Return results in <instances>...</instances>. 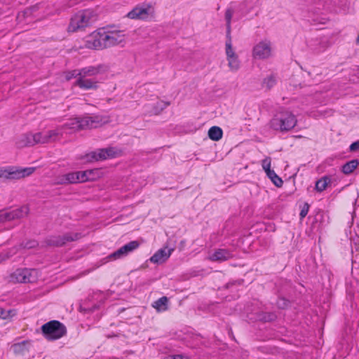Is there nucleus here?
I'll return each instance as SVG.
<instances>
[{
	"mask_svg": "<svg viewBox=\"0 0 359 359\" xmlns=\"http://www.w3.org/2000/svg\"><path fill=\"white\" fill-rule=\"evenodd\" d=\"M62 135L60 130H50L36 133H25L20 135L15 141L19 148L31 147L36 144H46L56 141Z\"/></svg>",
	"mask_w": 359,
	"mask_h": 359,
	"instance_id": "f257e3e1",
	"label": "nucleus"
},
{
	"mask_svg": "<svg viewBox=\"0 0 359 359\" xmlns=\"http://www.w3.org/2000/svg\"><path fill=\"white\" fill-rule=\"evenodd\" d=\"M109 121L107 116H102L98 114L93 116H81L69 119L65 126L72 130H79L97 128Z\"/></svg>",
	"mask_w": 359,
	"mask_h": 359,
	"instance_id": "f03ea898",
	"label": "nucleus"
},
{
	"mask_svg": "<svg viewBox=\"0 0 359 359\" xmlns=\"http://www.w3.org/2000/svg\"><path fill=\"white\" fill-rule=\"evenodd\" d=\"M293 114H276L269 122V127L273 130L285 133L292 130L297 124Z\"/></svg>",
	"mask_w": 359,
	"mask_h": 359,
	"instance_id": "7ed1b4c3",
	"label": "nucleus"
},
{
	"mask_svg": "<svg viewBox=\"0 0 359 359\" xmlns=\"http://www.w3.org/2000/svg\"><path fill=\"white\" fill-rule=\"evenodd\" d=\"M41 331L44 337L49 341L57 340L67 333L66 327L57 320H51L42 325Z\"/></svg>",
	"mask_w": 359,
	"mask_h": 359,
	"instance_id": "20e7f679",
	"label": "nucleus"
},
{
	"mask_svg": "<svg viewBox=\"0 0 359 359\" xmlns=\"http://www.w3.org/2000/svg\"><path fill=\"white\" fill-rule=\"evenodd\" d=\"M93 173L94 170H93L69 172L58 177L55 183L57 184H66L93 180Z\"/></svg>",
	"mask_w": 359,
	"mask_h": 359,
	"instance_id": "39448f33",
	"label": "nucleus"
},
{
	"mask_svg": "<svg viewBox=\"0 0 359 359\" xmlns=\"http://www.w3.org/2000/svg\"><path fill=\"white\" fill-rule=\"evenodd\" d=\"M36 168L34 167L20 168L15 166H6L0 168V179L20 180L32 175Z\"/></svg>",
	"mask_w": 359,
	"mask_h": 359,
	"instance_id": "423d86ee",
	"label": "nucleus"
},
{
	"mask_svg": "<svg viewBox=\"0 0 359 359\" xmlns=\"http://www.w3.org/2000/svg\"><path fill=\"white\" fill-rule=\"evenodd\" d=\"M93 17V13L90 10L78 12L71 18L68 31L74 32L88 27L91 22Z\"/></svg>",
	"mask_w": 359,
	"mask_h": 359,
	"instance_id": "0eeeda50",
	"label": "nucleus"
},
{
	"mask_svg": "<svg viewBox=\"0 0 359 359\" xmlns=\"http://www.w3.org/2000/svg\"><path fill=\"white\" fill-rule=\"evenodd\" d=\"M273 55V46L270 40L262 39L255 44L252 51V56L255 60H264L270 58Z\"/></svg>",
	"mask_w": 359,
	"mask_h": 359,
	"instance_id": "6e6552de",
	"label": "nucleus"
},
{
	"mask_svg": "<svg viewBox=\"0 0 359 359\" xmlns=\"http://www.w3.org/2000/svg\"><path fill=\"white\" fill-rule=\"evenodd\" d=\"M120 153L121 151L116 147H110L90 151L86 154V157L88 161H97L115 158L118 156Z\"/></svg>",
	"mask_w": 359,
	"mask_h": 359,
	"instance_id": "1a4fd4ad",
	"label": "nucleus"
},
{
	"mask_svg": "<svg viewBox=\"0 0 359 359\" xmlns=\"http://www.w3.org/2000/svg\"><path fill=\"white\" fill-rule=\"evenodd\" d=\"M102 29L104 48L112 47L123 43L126 40V34L121 30Z\"/></svg>",
	"mask_w": 359,
	"mask_h": 359,
	"instance_id": "9d476101",
	"label": "nucleus"
},
{
	"mask_svg": "<svg viewBox=\"0 0 359 359\" xmlns=\"http://www.w3.org/2000/svg\"><path fill=\"white\" fill-rule=\"evenodd\" d=\"M39 272L34 269H18L11 275L13 281L22 283H34Z\"/></svg>",
	"mask_w": 359,
	"mask_h": 359,
	"instance_id": "9b49d317",
	"label": "nucleus"
},
{
	"mask_svg": "<svg viewBox=\"0 0 359 359\" xmlns=\"http://www.w3.org/2000/svg\"><path fill=\"white\" fill-rule=\"evenodd\" d=\"M29 212V209L27 205L13 210H0V224L26 217Z\"/></svg>",
	"mask_w": 359,
	"mask_h": 359,
	"instance_id": "f8f14e48",
	"label": "nucleus"
},
{
	"mask_svg": "<svg viewBox=\"0 0 359 359\" xmlns=\"http://www.w3.org/2000/svg\"><path fill=\"white\" fill-rule=\"evenodd\" d=\"M80 237V234L77 233H67L62 236H51L46 238V243L49 246L60 247L68 242L76 241Z\"/></svg>",
	"mask_w": 359,
	"mask_h": 359,
	"instance_id": "ddd939ff",
	"label": "nucleus"
},
{
	"mask_svg": "<svg viewBox=\"0 0 359 359\" xmlns=\"http://www.w3.org/2000/svg\"><path fill=\"white\" fill-rule=\"evenodd\" d=\"M154 15V8L149 5H138L127 14L133 20H147Z\"/></svg>",
	"mask_w": 359,
	"mask_h": 359,
	"instance_id": "4468645a",
	"label": "nucleus"
},
{
	"mask_svg": "<svg viewBox=\"0 0 359 359\" xmlns=\"http://www.w3.org/2000/svg\"><path fill=\"white\" fill-rule=\"evenodd\" d=\"M85 47L90 49H104L102 29L93 32L86 37Z\"/></svg>",
	"mask_w": 359,
	"mask_h": 359,
	"instance_id": "2eb2a0df",
	"label": "nucleus"
},
{
	"mask_svg": "<svg viewBox=\"0 0 359 359\" xmlns=\"http://www.w3.org/2000/svg\"><path fill=\"white\" fill-rule=\"evenodd\" d=\"M139 247L137 241H130L124 245L116 251L111 253L108 257L110 259H118L126 256L128 253L133 252L134 250Z\"/></svg>",
	"mask_w": 359,
	"mask_h": 359,
	"instance_id": "dca6fc26",
	"label": "nucleus"
},
{
	"mask_svg": "<svg viewBox=\"0 0 359 359\" xmlns=\"http://www.w3.org/2000/svg\"><path fill=\"white\" fill-rule=\"evenodd\" d=\"M174 248H168L165 246L157 250L149 259L150 262L154 264H163L170 257L174 251Z\"/></svg>",
	"mask_w": 359,
	"mask_h": 359,
	"instance_id": "f3484780",
	"label": "nucleus"
},
{
	"mask_svg": "<svg viewBox=\"0 0 359 359\" xmlns=\"http://www.w3.org/2000/svg\"><path fill=\"white\" fill-rule=\"evenodd\" d=\"M74 85L85 90L95 89L97 87V81L95 79L80 76L77 78Z\"/></svg>",
	"mask_w": 359,
	"mask_h": 359,
	"instance_id": "a211bd4d",
	"label": "nucleus"
},
{
	"mask_svg": "<svg viewBox=\"0 0 359 359\" xmlns=\"http://www.w3.org/2000/svg\"><path fill=\"white\" fill-rule=\"evenodd\" d=\"M107 68L103 65L97 66H89L80 69V76L88 77L94 76L106 71Z\"/></svg>",
	"mask_w": 359,
	"mask_h": 359,
	"instance_id": "6ab92c4d",
	"label": "nucleus"
},
{
	"mask_svg": "<svg viewBox=\"0 0 359 359\" xmlns=\"http://www.w3.org/2000/svg\"><path fill=\"white\" fill-rule=\"evenodd\" d=\"M31 347L29 341L24 340L18 343H15L11 346V349L15 354L19 355H25L29 352Z\"/></svg>",
	"mask_w": 359,
	"mask_h": 359,
	"instance_id": "aec40b11",
	"label": "nucleus"
},
{
	"mask_svg": "<svg viewBox=\"0 0 359 359\" xmlns=\"http://www.w3.org/2000/svg\"><path fill=\"white\" fill-rule=\"evenodd\" d=\"M232 257L230 251L225 249H218L210 255L209 259L213 262H224Z\"/></svg>",
	"mask_w": 359,
	"mask_h": 359,
	"instance_id": "412c9836",
	"label": "nucleus"
},
{
	"mask_svg": "<svg viewBox=\"0 0 359 359\" xmlns=\"http://www.w3.org/2000/svg\"><path fill=\"white\" fill-rule=\"evenodd\" d=\"M331 182L332 180L330 176H323L316 181L315 189L317 191L322 192L326 189L329 184H331Z\"/></svg>",
	"mask_w": 359,
	"mask_h": 359,
	"instance_id": "4be33fe9",
	"label": "nucleus"
},
{
	"mask_svg": "<svg viewBox=\"0 0 359 359\" xmlns=\"http://www.w3.org/2000/svg\"><path fill=\"white\" fill-rule=\"evenodd\" d=\"M168 299L167 297L164 296L155 301L153 303L152 306L155 308L157 310V311L163 312L168 310Z\"/></svg>",
	"mask_w": 359,
	"mask_h": 359,
	"instance_id": "5701e85b",
	"label": "nucleus"
},
{
	"mask_svg": "<svg viewBox=\"0 0 359 359\" xmlns=\"http://www.w3.org/2000/svg\"><path fill=\"white\" fill-rule=\"evenodd\" d=\"M223 135L222 130L218 126H212L208 130V137L213 141H219Z\"/></svg>",
	"mask_w": 359,
	"mask_h": 359,
	"instance_id": "b1692460",
	"label": "nucleus"
},
{
	"mask_svg": "<svg viewBox=\"0 0 359 359\" xmlns=\"http://www.w3.org/2000/svg\"><path fill=\"white\" fill-rule=\"evenodd\" d=\"M359 162L358 160H351L346 163L341 168V171L345 175H349L358 167Z\"/></svg>",
	"mask_w": 359,
	"mask_h": 359,
	"instance_id": "393cba45",
	"label": "nucleus"
},
{
	"mask_svg": "<svg viewBox=\"0 0 359 359\" xmlns=\"http://www.w3.org/2000/svg\"><path fill=\"white\" fill-rule=\"evenodd\" d=\"M228 65L231 71H236L240 67V61L238 55L226 57Z\"/></svg>",
	"mask_w": 359,
	"mask_h": 359,
	"instance_id": "a878e982",
	"label": "nucleus"
},
{
	"mask_svg": "<svg viewBox=\"0 0 359 359\" xmlns=\"http://www.w3.org/2000/svg\"><path fill=\"white\" fill-rule=\"evenodd\" d=\"M266 175L269 177V178L271 179V180L277 187H282L283 182L282 179L276 175L274 170H271L269 171L266 172Z\"/></svg>",
	"mask_w": 359,
	"mask_h": 359,
	"instance_id": "bb28decb",
	"label": "nucleus"
},
{
	"mask_svg": "<svg viewBox=\"0 0 359 359\" xmlns=\"http://www.w3.org/2000/svg\"><path fill=\"white\" fill-rule=\"evenodd\" d=\"M225 52H226V57L237 55L232 47L231 39L230 34L229 35L227 34V40H226V44H225Z\"/></svg>",
	"mask_w": 359,
	"mask_h": 359,
	"instance_id": "cd10ccee",
	"label": "nucleus"
},
{
	"mask_svg": "<svg viewBox=\"0 0 359 359\" xmlns=\"http://www.w3.org/2000/svg\"><path fill=\"white\" fill-rule=\"evenodd\" d=\"M233 15V10L232 8H227L225 12V20L226 22V30H227V34H230L231 32V18Z\"/></svg>",
	"mask_w": 359,
	"mask_h": 359,
	"instance_id": "c85d7f7f",
	"label": "nucleus"
},
{
	"mask_svg": "<svg viewBox=\"0 0 359 359\" xmlns=\"http://www.w3.org/2000/svg\"><path fill=\"white\" fill-rule=\"evenodd\" d=\"M276 83V78L271 75L266 77L263 81V86L267 89L271 88Z\"/></svg>",
	"mask_w": 359,
	"mask_h": 359,
	"instance_id": "c756f323",
	"label": "nucleus"
},
{
	"mask_svg": "<svg viewBox=\"0 0 359 359\" xmlns=\"http://www.w3.org/2000/svg\"><path fill=\"white\" fill-rule=\"evenodd\" d=\"M15 315V311L14 310L5 311L4 309L0 308V318H1L3 319L8 318Z\"/></svg>",
	"mask_w": 359,
	"mask_h": 359,
	"instance_id": "7c9ffc66",
	"label": "nucleus"
},
{
	"mask_svg": "<svg viewBox=\"0 0 359 359\" xmlns=\"http://www.w3.org/2000/svg\"><path fill=\"white\" fill-rule=\"evenodd\" d=\"M271 159L270 157H266L262 161V168L265 171L266 173L268 172L269 171L271 170Z\"/></svg>",
	"mask_w": 359,
	"mask_h": 359,
	"instance_id": "2f4dec72",
	"label": "nucleus"
},
{
	"mask_svg": "<svg viewBox=\"0 0 359 359\" xmlns=\"http://www.w3.org/2000/svg\"><path fill=\"white\" fill-rule=\"evenodd\" d=\"M80 76V69L79 70H73L71 72H68L65 73V79L69 81L72 78H76Z\"/></svg>",
	"mask_w": 359,
	"mask_h": 359,
	"instance_id": "473e14b6",
	"label": "nucleus"
},
{
	"mask_svg": "<svg viewBox=\"0 0 359 359\" xmlns=\"http://www.w3.org/2000/svg\"><path fill=\"white\" fill-rule=\"evenodd\" d=\"M288 304H289V302L284 298L278 299L276 302L277 306L282 309L286 308L288 306Z\"/></svg>",
	"mask_w": 359,
	"mask_h": 359,
	"instance_id": "72a5a7b5",
	"label": "nucleus"
},
{
	"mask_svg": "<svg viewBox=\"0 0 359 359\" xmlns=\"http://www.w3.org/2000/svg\"><path fill=\"white\" fill-rule=\"evenodd\" d=\"M168 104V103L165 102L162 100H157L156 101V106L155 107L156 111H162L163 110L165 107Z\"/></svg>",
	"mask_w": 359,
	"mask_h": 359,
	"instance_id": "f704fd0d",
	"label": "nucleus"
},
{
	"mask_svg": "<svg viewBox=\"0 0 359 359\" xmlns=\"http://www.w3.org/2000/svg\"><path fill=\"white\" fill-rule=\"evenodd\" d=\"M309 206L307 203H306L304 205V206L302 208V209L301 210V212L299 214L301 219H303L306 216V215L308 214V212H309Z\"/></svg>",
	"mask_w": 359,
	"mask_h": 359,
	"instance_id": "c9c22d12",
	"label": "nucleus"
},
{
	"mask_svg": "<svg viewBox=\"0 0 359 359\" xmlns=\"http://www.w3.org/2000/svg\"><path fill=\"white\" fill-rule=\"evenodd\" d=\"M349 150L351 151H356L359 150V140L353 142L349 147Z\"/></svg>",
	"mask_w": 359,
	"mask_h": 359,
	"instance_id": "e433bc0d",
	"label": "nucleus"
},
{
	"mask_svg": "<svg viewBox=\"0 0 359 359\" xmlns=\"http://www.w3.org/2000/svg\"><path fill=\"white\" fill-rule=\"evenodd\" d=\"M276 318V315L273 313H269L262 318L264 321H272Z\"/></svg>",
	"mask_w": 359,
	"mask_h": 359,
	"instance_id": "4c0bfd02",
	"label": "nucleus"
},
{
	"mask_svg": "<svg viewBox=\"0 0 359 359\" xmlns=\"http://www.w3.org/2000/svg\"><path fill=\"white\" fill-rule=\"evenodd\" d=\"M37 245H38V243L36 241H27L25 244V248L30 249V248H35Z\"/></svg>",
	"mask_w": 359,
	"mask_h": 359,
	"instance_id": "58836bf2",
	"label": "nucleus"
},
{
	"mask_svg": "<svg viewBox=\"0 0 359 359\" xmlns=\"http://www.w3.org/2000/svg\"><path fill=\"white\" fill-rule=\"evenodd\" d=\"M170 359H188L187 357L183 356L182 355H175L170 357Z\"/></svg>",
	"mask_w": 359,
	"mask_h": 359,
	"instance_id": "ea45409f",
	"label": "nucleus"
},
{
	"mask_svg": "<svg viewBox=\"0 0 359 359\" xmlns=\"http://www.w3.org/2000/svg\"><path fill=\"white\" fill-rule=\"evenodd\" d=\"M6 259V257L4 255H0V263Z\"/></svg>",
	"mask_w": 359,
	"mask_h": 359,
	"instance_id": "a19ab883",
	"label": "nucleus"
},
{
	"mask_svg": "<svg viewBox=\"0 0 359 359\" xmlns=\"http://www.w3.org/2000/svg\"><path fill=\"white\" fill-rule=\"evenodd\" d=\"M323 9H325V10H327V11L330 10V6L328 5L323 4Z\"/></svg>",
	"mask_w": 359,
	"mask_h": 359,
	"instance_id": "79ce46f5",
	"label": "nucleus"
},
{
	"mask_svg": "<svg viewBox=\"0 0 359 359\" xmlns=\"http://www.w3.org/2000/svg\"><path fill=\"white\" fill-rule=\"evenodd\" d=\"M81 159H85L86 161H88L86 160V156H84V158H83V157H81Z\"/></svg>",
	"mask_w": 359,
	"mask_h": 359,
	"instance_id": "37998d69",
	"label": "nucleus"
},
{
	"mask_svg": "<svg viewBox=\"0 0 359 359\" xmlns=\"http://www.w3.org/2000/svg\"><path fill=\"white\" fill-rule=\"evenodd\" d=\"M320 22V23H322V24H324V23H325V22H322V21H320V22Z\"/></svg>",
	"mask_w": 359,
	"mask_h": 359,
	"instance_id": "c03bdc74",
	"label": "nucleus"
}]
</instances>
